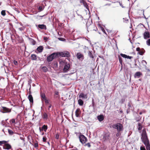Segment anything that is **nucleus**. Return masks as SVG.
I'll list each match as a JSON object with an SVG mask.
<instances>
[{
  "label": "nucleus",
  "instance_id": "obj_58",
  "mask_svg": "<svg viewBox=\"0 0 150 150\" xmlns=\"http://www.w3.org/2000/svg\"><path fill=\"white\" fill-rule=\"evenodd\" d=\"M139 114L140 115H142V112H140Z\"/></svg>",
  "mask_w": 150,
  "mask_h": 150
},
{
  "label": "nucleus",
  "instance_id": "obj_13",
  "mask_svg": "<svg viewBox=\"0 0 150 150\" xmlns=\"http://www.w3.org/2000/svg\"><path fill=\"white\" fill-rule=\"evenodd\" d=\"M87 97L88 96L86 94H85L83 93H80L79 95V98H84L86 99L87 98Z\"/></svg>",
  "mask_w": 150,
  "mask_h": 150
},
{
  "label": "nucleus",
  "instance_id": "obj_63",
  "mask_svg": "<svg viewBox=\"0 0 150 150\" xmlns=\"http://www.w3.org/2000/svg\"><path fill=\"white\" fill-rule=\"evenodd\" d=\"M59 40H60V39H61L62 38H59Z\"/></svg>",
  "mask_w": 150,
  "mask_h": 150
},
{
  "label": "nucleus",
  "instance_id": "obj_10",
  "mask_svg": "<svg viewBox=\"0 0 150 150\" xmlns=\"http://www.w3.org/2000/svg\"><path fill=\"white\" fill-rule=\"evenodd\" d=\"M3 148L5 149H12L11 145L8 143H6L3 146Z\"/></svg>",
  "mask_w": 150,
  "mask_h": 150
},
{
  "label": "nucleus",
  "instance_id": "obj_6",
  "mask_svg": "<svg viewBox=\"0 0 150 150\" xmlns=\"http://www.w3.org/2000/svg\"><path fill=\"white\" fill-rule=\"evenodd\" d=\"M59 55L62 57H69L71 55L70 52L67 51H65L59 53Z\"/></svg>",
  "mask_w": 150,
  "mask_h": 150
},
{
  "label": "nucleus",
  "instance_id": "obj_25",
  "mask_svg": "<svg viewBox=\"0 0 150 150\" xmlns=\"http://www.w3.org/2000/svg\"><path fill=\"white\" fill-rule=\"evenodd\" d=\"M78 103L80 106H82L83 104V101L81 99H79L78 100Z\"/></svg>",
  "mask_w": 150,
  "mask_h": 150
},
{
  "label": "nucleus",
  "instance_id": "obj_30",
  "mask_svg": "<svg viewBox=\"0 0 150 150\" xmlns=\"http://www.w3.org/2000/svg\"><path fill=\"white\" fill-rule=\"evenodd\" d=\"M138 129L139 130H141L142 128V125L141 123H138Z\"/></svg>",
  "mask_w": 150,
  "mask_h": 150
},
{
  "label": "nucleus",
  "instance_id": "obj_52",
  "mask_svg": "<svg viewBox=\"0 0 150 150\" xmlns=\"http://www.w3.org/2000/svg\"><path fill=\"white\" fill-rule=\"evenodd\" d=\"M51 107H52V105L51 104H50V105L48 106V110H50V108H51Z\"/></svg>",
  "mask_w": 150,
  "mask_h": 150
},
{
  "label": "nucleus",
  "instance_id": "obj_19",
  "mask_svg": "<svg viewBox=\"0 0 150 150\" xmlns=\"http://www.w3.org/2000/svg\"><path fill=\"white\" fill-rule=\"evenodd\" d=\"M38 27L41 29H46V25L44 24H39L38 26Z\"/></svg>",
  "mask_w": 150,
  "mask_h": 150
},
{
  "label": "nucleus",
  "instance_id": "obj_45",
  "mask_svg": "<svg viewBox=\"0 0 150 150\" xmlns=\"http://www.w3.org/2000/svg\"><path fill=\"white\" fill-rule=\"evenodd\" d=\"M125 101V100L124 99H122L121 100L120 102L121 104L123 103Z\"/></svg>",
  "mask_w": 150,
  "mask_h": 150
},
{
  "label": "nucleus",
  "instance_id": "obj_55",
  "mask_svg": "<svg viewBox=\"0 0 150 150\" xmlns=\"http://www.w3.org/2000/svg\"><path fill=\"white\" fill-rule=\"evenodd\" d=\"M98 30V29L97 27H96V28L95 29H94L93 30H95L96 31L97 30Z\"/></svg>",
  "mask_w": 150,
  "mask_h": 150
},
{
  "label": "nucleus",
  "instance_id": "obj_34",
  "mask_svg": "<svg viewBox=\"0 0 150 150\" xmlns=\"http://www.w3.org/2000/svg\"><path fill=\"white\" fill-rule=\"evenodd\" d=\"M10 122L11 124H14L15 122V119H12L10 121Z\"/></svg>",
  "mask_w": 150,
  "mask_h": 150
},
{
  "label": "nucleus",
  "instance_id": "obj_33",
  "mask_svg": "<svg viewBox=\"0 0 150 150\" xmlns=\"http://www.w3.org/2000/svg\"><path fill=\"white\" fill-rule=\"evenodd\" d=\"M1 14L3 16H5L6 15L5 10H3L1 12Z\"/></svg>",
  "mask_w": 150,
  "mask_h": 150
},
{
  "label": "nucleus",
  "instance_id": "obj_61",
  "mask_svg": "<svg viewBox=\"0 0 150 150\" xmlns=\"http://www.w3.org/2000/svg\"><path fill=\"white\" fill-rule=\"evenodd\" d=\"M58 92L56 93V95H58Z\"/></svg>",
  "mask_w": 150,
  "mask_h": 150
},
{
  "label": "nucleus",
  "instance_id": "obj_36",
  "mask_svg": "<svg viewBox=\"0 0 150 150\" xmlns=\"http://www.w3.org/2000/svg\"><path fill=\"white\" fill-rule=\"evenodd\" d=\"M42 69L43 71L45 72H46L47 70V68L45 67H43L42 68Z\"/></svg>",
  "mask_w": 150,
  "mask_h": 150
},
{
  "label": "nucleus",
  "instance_id": "obj_46",
  "mask_svg": "<svg viewBox=\"0 0 150 150\" xmlns=\"http://www.w3.org/2000/svg\"><path fill=\"white\" fill-rule=\"evenodd\" d=\"M59 135L58 134H57L55 135V137L57 139H58L59 138Z\"/></svg>",
  "mask_w": 150,
  "mask_h": 150
},
{
  "label": "nucleus",
  "instance_id": "obj_11",
  "mask_svg": "<svg viewBox=\"0 0 150 150\" xmlns=\"http://www.w3.org/2000/svg\"><path fill=\"white\" fill-rule=\"evenodd\" d=\"M150 37L149 33L148 31H145L144 33V38L145 39H146Z\"/></svg>",
  "mask_w": 150,
  "mask_h": 150
},
{
  "label": "nucleus",
  "instance_id": "obj_64",
  "mask_svg": "<svg viewBox=\"0 0 150 150\" xmlns=\"http://www.w3.org/2000/svg\"><path fill=\"white\" fill-rule=\"evenodd\" d=\"M9 150H13L12 149H9Z\"/></svg>",
  "mask_w": 150,
  "mask_h": 150
},
{
  "label": "nucleus",
  "instance_id": "obj_21",
  "mask_svg": "<svg viewBox=\"0 0 150 150\" xmlns=\"http://www.w3.org/2000/svg\"><path fill=\"white\" fill-rule=\"evenodd\" d=\"M142 64V66H141V67H146V65L147 64V62L144 60H142L141 62Z\"/></svg>",
  "mask_w": 150,
  "mask_h": 150
},
{
  "label": "nucleus",
  "instance_id": "obj_17",
  "mask_svg": "<svg viewBox=\"0 0 150 150\" xmlns=\"http://www.w3.org/2000/svg\"><path fill=\"white\" fill-rule=\"evenodd\" d=\"M81 111L79 108H77L75 111V115L76 117H78L79 116V115L81 113Z\"/></svg>",
  "mask_w": 150,
  "mask_h": 150
},
{
  "label": "nucleus",
  "instance_id": "obj_37",
  "mask_svg": "<svg viewBox=\"0 0 150 150\" xmlns=\"http://www.w3.org/2000/svg\"><path fill=\"white\" fill-rule=\"evenodd\" d=\"M146 44L148 46H150V38L148 39L146 41Z\"/></svg>",
  "mask_w": 150,
  "mask_h": 150
},
{
  "label": "nucleus",
  "instance_id": "obj_44",
  "mask_svg": "<svg viewBox=\"0 0 150 150\" xmlns=\"http://www.w3.org/2000/svg\"><path fill=\"white\" fill-rule=\"evenodd\" d=\"M86 145L88 146V147H90L91 146V145L89 143L86 144Z\"/></svg>",
  "mask_w": 150,
  "mask_h": 150
},
{
  "label": "nucleus",
  "instance_id": "obj_35",
  "mask_svg": "<svg viewBox=\"0 0 150 150\" xmlns=\"http://www.w3.org/2000/svg\"><path fill=\"white\" fill-rule=\"evenodd\" d=\"M34 146L35 148H37L38 147V143L37 141L34 143Z\"/></svg>",
  "mask_w": 150,
  "mask_h": 150
},
{
  "label": "nucleus",
  "instance_id": "obj_3",
  "mask_svg": "<svg viewBox=\"0 0 150 150\" xmlns=\"http://www.w3.org/2000/svg\"><path fill=\"white\" fill-rule=\"evenodd\" d=\"M58 55L57 53H54L48 56L47 58L48 62L52 61L54 58L57 57Z\"/></svg>",
  "mask_w": 150,
  "mask_h": 150
},
{
  "label": "nucleus",
  "instance_id": "obj_27",
  "mask_svg": "<svg viewBox=\"0 0 150 150\" xmlns=\"http://www.w3.org/2000/svg\"><path fill=\"white\" fill-rule=\"evenodd\" d=\"M118 59H119V60L120 64H121V65L122 66V58L120 56H118Z\"/></svg>",
  "mask_w": 150,
  "mask_h": 150
},
{
  "label": "nucleus",
  "instance_id": "obj_59",
  "mask_svg": "<svg viewBox=\"0 0 150 150\" xmlns=\"http://www.w3.org/2000/svg\"><path fill=\"white\" fill-rule=\"evenodd\" d=\"M47 98H45V100H44V101H45H45H46V100H47Z\"/></svg>",
  "mask_w": 150,
  "mask_h": 150
},
{
  "label": "nucleus",
  "instance_id": "obj_5",
  "mask_svg": "<svg viewBox=\"0 0 150 150\" xmlns=\"http://www.w3.org/2000/svg\"><path fill=\"white\" fill-rule=\"evenodd\" d=\"M110 133L109 132H108L105 133L103 135V140L104 142L110 141Z\"/></svg>",
  "mask_w": 150,
  "mask_h": 150
},
{
  "label": "nucleus",
  "instance_id": "obj_32",
  "mask_svg": "<svg viewBox=\"0 0 150 150\" xmlns=\"http://www.w3.org/2000/svg\"><path fill=\"white\" fill-rule=\"evenodd\" d=\"M7 142L6 141H0V146L2 145V144H5L6 143H7Z\"/></svg>",
  "mask_w": 150,
  "mask_h": 150
},
{
  "label": "nucleus",
  "instance_id": "obj_7",
  "mask_svg": "<svg viewBox=\"0 0 150 150\" xmlns=\"http://www.w3.org/2000/svg\"><path fill=\"white\" fill-rule=\"evenodd\" d=\"M51 116V114L49 112L47 113L44 112L42 115V117L45 120H47L48 118V117H50Z\"/></svg>",
  "mask_w": 150,
  "mask_h": 150
},
{
  "label": "nucleus",
  "instance_id": "obj_42",
  "mask_svg": "<svg viewBox=\"0 0 150 150\" xmlns=\"http://www.w3.org/2000/svg\"><path fill=\"white\" fill-rule=\"evenodd\" d=\"M117 132L116 134V136L117 137H118L121 135V133H120V132Z\"/></svg>",
  "mask_w": 150,
  "mask_h": 150
},
{
  "label": "nucleus",
  "instance_id": "obj_50",
  "mask_svg": "<svg viewBox=\"0 0 150 150\" xmlns=\"http://www.w3.org/2000/svg\"><path fill=\"white\" fill-rule=\"evenodd\" d=\"M49 100H46V101H45V104L46 105H47V104H48L49 103Z\"/></svg>",
  "mask_w": 150,
  "mask_h": 150
},
{
  "label": "nucleus",
  "instance_id": "obj_57",
  "mask_svg": "<svg viewBox=\"0 0 150 150\" xmlns=\"http://www.w3.org/2000/svg\"><path fill=\"white\" fill-rule=\"evenodd\" d=\"M120 113H122L123 112V111H122V110H120Z\"/></svg>",
  "mask_w": 150,
  "mask_h": 150
},
{
  "label": "nucleus",
  "instance_id": "obj_23",
  "mask_svg": "<svg viewBox=\"0 0 150 150\" xmlns=\"http://www.w3.org/2000/svg\"><path fill=\"white\" fill-rule=\"evenodd\" d=\"M145 52V50L144 49L142 48L141 49V50L138 52V53L140 55H143Z\"/></svg>",
  "mask_w": 150,
  "mask_h": 150
},
{
  "label": "nucleus",
  "instance_id": "obj_41",
  "mask_svg": "<svg viewBox=\"0 0 150 150\" xmlns=\"http://www.w3.org/2000/svg\"><path fill=\"white\" fill-rule=\"evenodd\" d=\"M47 139V138L45 137H44L42 138V141L44 142H45Z\"/></svg>",
  "mask_w": 150,
  "mask_h": 150
},
{
  "label": "nucleus",
  "instance_id": "obj_43",
  "mask_svg": "<svg viewBox=\"0 0 150 150\" xmlns=\"http://www.w3.org/2000/svg\"><path fill=\"white\" fill-rule=\"evenodd\" d=\"M101 30H102V31L104 33H105V34H106L107 36L108 35L106 33V32H105V29H104V28H103V27H102L101 28Z\"/></svg>",
  "mask_w": 150,
  "mask_h": 150
},
{
  "label": "nucleus",
  "instance_id": "obj_2",
  "mask_svg": "<svg viewBox=\"0 0 150 150\" xmlns=\"http://www.w3.org/2000/svg\"><path fill=\"white\" fill-rule=\"evenodd\" d=\"M112 127L117 130V132H121L122 131L123 129V126L122 124L118 123L113 125Z\"/></svg>",
  "mask_w": 150,
  "mask_h": 150
},
{
  "label": "nucleus",
  "instance_id": "obj_62",
  "mask_svg": "<svg viewBox=\"0 0 150 150\" xmlns=\"http://www.w3.org/2000/svg\"><path fill=\"white\" fill-rule=\"evenodd\" d=\"M39 129H40V131H41V128H40H40H39Z\"/></svg>",
  "mask_w": 150,
  "mask_h": 150
},
{
  "label": "nucleus",
  "instance_id": "obj_18",
  "mask_svg": "<svg viewBox=\"0 0 150 150\" xmlns=\"http://www.w3.org/2000/svg\"><path fill=\"white\" fill-rule=\"evenodd\" d=\"M98 119L100 122H101L104 119V117L103 115H100L97 116Z\"/></svg>",
  "mask_w": 150,
  "mask_h": 150
},
{
  "label": "nucleus",
  "instance_id": "obj_24",
  "mask_svg": "<svg viewBox=\"0 0 150 150\" xmlns=\"http://www.w3.org/2000/svg\"><path fill=\"white\" fill-rule=\"evenodd\" d=\"M92 51H88V55L91 58L93 59L94 58V56L92 54Z\"/></svg>",
  "mask_w": 150,
  "mask_h": 150
},
{
  "label": "nucleus",
  "instance_id": "obj_49",
  "mask_svg": "<svg viewBox=\"0 0 150 150\" xmlns=\"http://www.w3.org/2000/svg\"><path fill=\"white\" fill-rule=\"evenodd\" d=\"M128 106L129 107H131V103H130V102H129L128 103Z\"/></svg>",
  "mask_w": 150,
  "mask_h": 150
},
{
  "label": "nucleus",
  "instance_id": "obj_60",
  "mask_svg": "<svg viewBox=\"0 0 150 150\" xmlns=\"http://www.w3.org/2000/svg\"><path fill=\"white\" fill-rule=\"evenodd\" d=\"M45 16V15H43L42 16H40V17H43Z\"/></svg>",
  "mask_w": 150,
  "mask_h": 150
},
{
  "label": "nucleus",
  "instance_id": "obj_26",
  "mask_svg": "<svg viewBox=\"0 0 150 150\" xmlns=\"http://www.w3.org/2000/svg\"><path fill=\"white\" fill-rule=\"evenodd\" d=\"M47 126L44 125L42 127V130H44V131H45L47 129Z\"/></svg>",
  "mask_w": 150,
  "mask_h": 150
},
{
  "label": "nucleus",
  "instance_id": "obj_1",
  "mask_svg": "<svg viewBox=\"0 0 150 150\" xmlns=\"http://www.w3.org/2000/svg\"><path fill=\"white\" fill-rule=\"evenodd\" d=\"M141 139L146 147V150H150V144L145 129L142 130Z\"/></svg>",
  "mask_w": 150,
  "mask_h": 150
},
{
  "label": "nucleus",
  "instance_id": "obj_54",
  "mask_svg": "<svg viewBox=\"0 0 150 150\" xmlns=\"http://www.w3.org/2000/svg\"><path fill=\"white\" fill-rule=\"evenodd\" d=\"M46 98V97H45L44 98H41V100L42 102L44 101V100H45V99Z\"/></svg>",
  "mask_w": 150,
  "mask_h": 150
},
{
  "label": "nucleus",
  "instance_id": "obj_16",
  "mask_svg": "<svg viewBox=\"0 0 150 150\" xmlns=\"http://www.w3.org/2000/svg\"><path fill=\"white\" fill-rule=\"evenodd\" d=\"M120 55L123 58H125L129 59H131L133 58V57L131 56H130L128 55H127L125 54H124L122 53L120 54Z\"/></svg>",
  "mask_w": 150,
  "mask_h": 150
},
{
  "label": "nucleus",
  "instance_id": "obj_28",
  "mask_svg": "<svg viewBox=\"0 0 150 150\" xmlns=\"http://www.w3.org/2000/svg\"><path fill=\"white\" fill-rule=\"evenodd\" d=\"M40 96H41V98H44L45 97H46L45 93H42V92L40 93Z\"/></svg>",
  "mask_w": 150,
  "mask_h": 150
},
{
  "label": "nucleus",
  "instance_id": "obj_29",
  "mask_svg": "<svg viewBox=\"0 0 150 150\" xmlns=\"http://www.w3.org/2000/svg\"><path fill=\"white\" fill-rule=\"evenodd\" d=\"M83 5H84L85 7L86 8H88V6L87 4V3L85 1L83 2L82 3Z\"/></svg>",
  "mask_w": 150,
  "mask_h": 150
},
{
  "label": "nucleus",
  "instance_id": "obj_4",
  "mask_svg": "<svg viewBox=\"0 0 150 150\" xmlns=\"http://www.w3.org/2000/svg\"><path fill=\"white\" fill-rule=\"evenodd\" d=\"M80 142L82 144L85 143L87 141V138L83 134H81L79 136Z\"/></svg>",
  "mask_w": 150,
  "mask_h": 150
},
{
  "label": "nucleus",
  "instance_id": "obj_31",
  "mask_svg": "<svg viewBox=\"0 0 150 150\" xmlns=\"http://www.w3.org/2000/svg\"><path fill=\"white\" fill-rule=\"evenodd\" d=\"M8 132L10 135H12L14 134V132L12 130L10 129H8Z\"/></svg>",
  "mask_w": 150,
  "mask_h": 150
},
{
  "label": "nucleus",
  "instance_id": "obj_12",
  "mask_svg": "<svg viewBox=\"0 0 150 150\" xmlns=\"http://www.w3.org/2000/svg\"><path fill=\"white\" fill-rule=\"evenodd\" d=\"M31 94V93L30 91L29 93V95L28 97V98L29 100L30 103H33V98Z\"/></svg>",
  "mask_w": 150,
  "mask_h": 150
},
{
  "label": "nucleus",
  "instance_id": "obj_51",
  "mask_svg": "<svg viewBox=\"0 0 150 150\" xmlns=\"http://www.w3.org/2000/svg\"><path fill=\"white\" fill-rule=\"evenodd\" d=\"M85 0H80V3H82L85 1Z\"/></svg>",
  "mask_w": 150,
  "mask_h": 150
},
{
  "label": "nucleus",
  "instance_id": "obj_9",
  "mask_svg": "<svg viewBox=\"0 0 150 150\" xmlns=\"http://www.w3.org/2000/svg\"><path fill=\"white\" fill-rule=\"evenodd\" d=\"M2 108L3 109L2 112L3 113H9L11 111V109H9L5 107H2Z\"/></svg>",
  "mask_w": 150,
  "mask_h": 150
},
{
  "label": "nucleus",
  "instance_id": "obj_39",
  "mask_svg": "<svg viewBox=\"0 0 150 150\" xmlns=\"http://www.w3.org/2000/svg\"><path fill=\"white\" fill-rule=\"evenodd\" d=\"M140 150H146V149L144 146H142L140 148Z\"/></svg>",
  "mask_w": 150,
  "mask_h": 150
},
{
  "label": "nucleus",
  "instance_id": "obj_8",
  "mask_svg": "<svg viewBox=\"0 0 150 150\" xmlns=\"http://www.w3.org/2000/svg\"><path fill=\"white\" fill-rule=\"evenodd\" d=\"M70 66L69 63H66L64 66V67L63 69V72H66L69 70Z\"/></svg>",
  "mask_w": 150,
  "mask_h": 150
},
{
  "label": "nucleus",
  "instance_id": "obj_53",
  "mask_svg": "<svg viewBox=\"0 0 150 150\" xmlns=\"http://www.w3.org/2000/svg\"><path fill=\"white\" fill-rule=\"evenodd\" d=\"M48 39V38L46 37H44V40H47Z\"/></svg>",
  "mask_w": 150,
  "mask_h": 150
},
{
  "label": "nucleus",
  "instance_id": "obj_48",
  "mask_svg": "<svg viewBox=\"0 0 150 150\" xmlns=\"http://www.w3.org/2000/svg\"><path fill=\"white\" fill-rule=\"evenodd\" d=\"M141 50V49L139 47H138L136 48V50L139 52Z\"/></svg>",
  "mask_w": 150,
  "mask_h": 150
},
{
  "label": "nucleus",
  "instance_id": "obj_20",
  "mask_svg": "<svg viewBox=\"0 0 150 150\" xmlns=\"http://www.w3.org/2000/svg\"><path fill=\"white\" fill-rule=\"evenodd\" d=\"M43 50V47L42 46H40L37 48V50L39 53L41 52Z\"/></svg>",
  "mask_w": 150,
  "mask_h": 150
},
{
  "label": "nucleus",
  "instance_id": "obj_40",
  "mask_svg": "<svg viewBox=\"0 0 150 150\" xmlns=\"http://www.w3.org/2000/svg\"><path fill=\"white\" fill-rule=\"evenodd\" d=\"M43 10L42 7L41 6H40L38 8V10L40 11H42Z\"/></svg>",
  "mask_w": 150,
  "mask_h": 150
},
{
  "label": "nucleus",
  "instance_id": "obj_47",
  "mask_svg": "<svg viewBox=\"0 0 150 150\" xmlns=\"http://www.w3.org/2000/svg\"><path fill=\"white\" fill-rule=\"evenodd\" d=\"M20 139L21 140H23V142L24 144H25V140L24 139V138L23 137H20Z\"/></svg>",
  "mask_w": 150,
  "mask_h": 150
},
{
  "label": "nucleus",
  "instance_id": "obj_15",
  "mask_svg": "<svg viewBox=\"0 0 150 150\" xmlns=\"http://www.w3.org/2000/svg\"><path fill=\"white\" fill-rule=\"evenodd\" d=\"M142 75V74L140 72L138 71L135 73L134 75V77L135 78H139Z\"/></svg>",
  "mask_w": 150,
  "mask_h": 150
},
{
  "label": "nucleus",
  "instance_id": "obj_22",
  "mask_svg": "<svg viewBox=\"0 0 150 150\" xmlns=\"http://www.w3.org/2000/svg\"><path fill=\"white\" fill-rule=\"evenodd\" d=\"M31 58L33 60H36L37 59V55L35 54H32L31 55Z\"/></svg>",
  "mask_w": 150,
  "mask_h": 150
},
{
  "label": "nucleus",
  "instance_id": "obj_14",
  "mask_svg": "<svg viewBox=\"0 0 150 150\" xmlns=\"http://www.w3.org/2000/svg\"><path fill=\"white\" fill-rule=\"evenodd\" d=\"M76 56L78 59H82V60L84 59V56L83 54L80 53H78L76 54Z\"/></svg>",
  "mask_w": 150,
  "mask_h": 150
},
{
  "label": "nucleus",
  "instance_id": "obj_56",
  "mask_svg": "<svg viewBox=\"0 0 150 150\" xmlns=\"http://www.w3.org/2000/svg\"><path fill=\"white\" fill-rule=\"evenodd\" d=\"M135 67H136L137 66V64L136 63H135Z\"/></svg>",
  "mask_w": 150,
  "mask_h": 150
},
{
  "label": "nucleus",
  "instance_id": "obj_38",
  "mask_svg": "<svg viewBox=\"0 0 150 150\" xmlns=\"http://www.w3.org/2000/svg\"><path fill=\"white\" fill-rule=\"evenodd\" d=\"M31 42L32 45H35L36 43V42L35 40H34L32 39L31 40Z\"/></svg>",
  "mask_w": 150,
  "mask_h": 150
}]
</instances>
